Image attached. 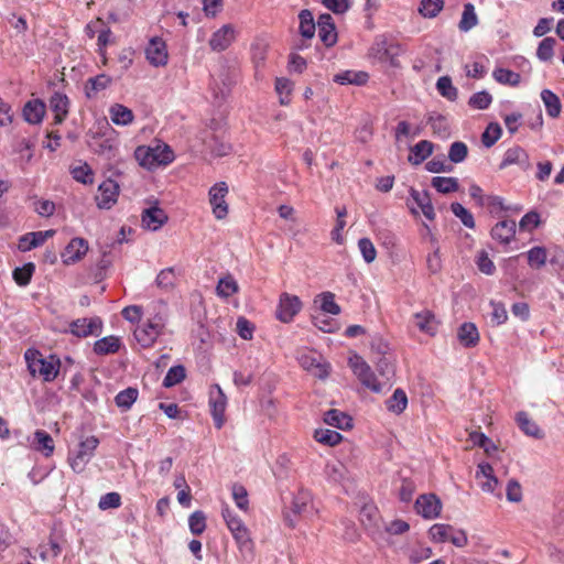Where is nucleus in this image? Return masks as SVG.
<instances>
[{
  "instance_id": "obj_3",
  "label": "nucleus",
  "mask_w": 564,
  "mask_h": 564,
  "mask_svg": "<svg viewBox=\"0 0 564 564\" xmlns=\"http://www.w3.org/2000/svg\"><path fill=\"white\" fill-rule=\"evenodd\" d=\"M312 502V495L308 490L301 488L293 497L291 513H284V522L289 528H295L297 517H311L315 514Z\"/></svg>"
},
{
  "instance_id": "obj_48",
  "label": "nucleus",
  "mask_w": 564,
  "mask_h": 564,
  "mask_svg": "<svg viewBox=\"0 0 564 564\" xmlns=\"http://www.w3.org/2000/svg\"><path fill=\"white\" fill-rule=\"evenodd\" d=\"M186 377V370L185 367L182 365L173 366L169 369L166 372L164 379H163V386L165 388L174 387L178 383H181Z\"/></svg>"
},
{
  "instance_id": "obj_29",
  "label": "nucleus",
  "mask_w": 564,
  "mask_h": 564,
  "mask_svg": "<svg viewBox=\"0 0 564 564\" xmlns=\"http://www.w3.org/2000/svg\"><path fill=\"white\" fill-rule=\"evenodd\" d=\"M457 337L465 347H475L479 341V333L475 324L466 322L458 328Z\"/></svg>"
},
{
  "instance_id": "obj_16",
  "label": "nucleus",
  "mask_w": 564,
  "mask_h": 564,
  "mask_svg": "<svg viewBox=\"0 0 564 564\" xmlns=\"http://www.w3.org/2000/svg\"><path fill=\"white\" fill-rule=\"evenodd\" d=\"M70 333L77 337L98 335L101 332L102 323L99 317L78 318L70 323Z\"/></svg>"
},
{
  "instance_id": "obj_23",
  "label": "nucleus",
  "mask_w": 564,
  "mask_h": 564,
  "mask_svg": "<svg viewBox=\"0 0 564 564\" xmlns=\"http://www.w3.org/2000/svg\"><path fill=\"white\" fill-rule=\"evenodd\" d=\"M414 325L422 332L427 335H435L437 332V321L432 311L423 310L422 312L415 313L413 315Z\"/></svg>"
},
{
  "instance_id": "obj_64",
  "label": "nucleus",
  "mask_w": 564,
  "mask_h": 564,
  "mask_svg": "<svg viewBox=\"0 0 564 564\" xmlns=\"http://www.w3.org/2000/svg\"><path fill=\"white\" fill-rule=\"evenodd\" d=\"M95 152L104 156L106 160H112L116 156L117 149L110 140L99 139L96 143Z\"/></svg>"
},
{
  "instance_id": "obj_61",
  "label": "nucleus",
  "mask_w": 564,
  "mask_h": 564,
  "mask_svg": "<svg viewBox=\"0 0 564 564\" xmlns=\"http://www.w3.org/2000/svg\"><path fill=\"white\" fill-rule=\"evenodd\" d=\"M358 248L367 263H371L377 258V250L369 238H360L358 240Z\"/></svg>"
},
{
  "instance_id": "obj_14",
  "label": "nucleus",
  "mask_w": 564,
  "mask_h": 564,
  "mask_svg": "<svg viewBox=\"0 0 564 564\" xmlns=\"http://www.w3.org/2000/svg\"><path fill=\"white\" fill-rule=\"evenodd\" d=\"M88 251V241L84 238L76 237L73 238L67 246L65 247L64 251L62 252L61 257L63 260V263L66 265H70L74 263H77L80 261Z\"/></svg>"
},
{
  "instance_id": "obj_1",
  "label": "nucleus",
  "mask_w": 564,
  "mask_h": 564,
  "mask_svg": "<svg viewBox=\"0 0 564 564\" xmlns=\"http://www.w3.org/2000/svg\"><path fill=\"white\" fill-rule=\"evenodd\" d=\"M24 358L33 377L39 375L46 382H51L57 377L61 361L55 356L51 355L48 358H44L39 350L28 349Z\"/></svg>"
},
{
  "instance_id": "obj_49",
  "label": "nucleus",
  "mask_w": 564,
  "mask_h": 564,
  "mask_svg": "<svg viewBox=\"0 0 564 564\" xmlns=\"http://www.w3.org/2000/svg\"><path fill=\"white\" fill-rule=\"evenodd\" d=\"M443 7V0H422L419 7V12L424 18L433 19L442 11Z\"/></svg>"
},
{
  "instance_id": "obj_12",
  "label": "nucleus",
  "mask_w": 564,
  "mask_h": 564,
  "mask_svg": "<svg viewBox=\"0 0 564 564\" xmlns=\"http://www.w3.org/2000/svg\"><path fill=\"white\" fill-rule=\"evenodd\" d=\"M99 194L96 196L97 206L101 209H109L117 203L119 195V184L108 178L98 187Z\"/></svg>"
},
{
  "instance_id": "obj_5",
  "label": "nucleus",
  "mask_w": 564,
  "mask_h": 564,
  "mask_svg": "<svg viewBox=\"0 0 564 564\" xmlns=\"http://www.w3.org/2000/svg\"><path fill=\"white\" fill-rule=\"evenodd\" d=\"M98 444L99 440L94 435L80 441L75 455H69L68 457L69 465L75 473L80 474L85 470L87 464L93 458Z\"/></svg>"
},
{
  "instance_id": "obj_10",
  "label": "nucleus",
  "mask_w": 564,
  "mask_h": 564,
  "mask_svg": "<svg viewBox=\"0 0 564 564\" xmlns=\"http://www.w3.org/2000/svg\"><path fill=\"white\" fill-rule=\"evenodd\" d=\"M227 405V397L219 387V384H213L209 389V406L215 426L220 429L224 425V414Z\"/></svg>"
},
{
  "instance_id": "obj_54",
  "label": "nucleus",
  "mask_w": 564,
  "mask_h": 564,
  "mask_svg": "<svg viewBox=\"0 0 564 564\" xmlns=\"http://www.w3.org/2000/svg\"><path fill=\"white\" fill-rule=\"evenodd\" d=\"M269 45L264 41H257L251 45V55L256 68L262 66L267 59Z\"/></svg>"
},
{
  "instance_id": "obj_57",
  "label": "nucleus",
  "mask_w": 564,
  "mask_h": 564,
  "mask_svg": "<svg viewBox=\"0 0 564 564\" xmlns=\"http://www.w3.org/2000/svg\"><path fill=\"white\" fill-rule=\"evenodd\" d=\"M476 264L478 270L486 275H492L496 271L495 263L489 258L488 252L485 250H480L477 252Z\"/></svg>"
},
{
  "instance_id": "obj_13",
  "label": "nucleus",
  "mask_w": 564,
  "mask_h": 564,
  "mask_svg": "<svg viewBox=\"0 0 564 564\" xmlns=\"http://www.w3.org/2000/svg\"><path fill=\"white\" fill-rule=\"evenodd\" d=\"M415 510L425 519H435L442 510V502L434 494L421 495L415 501Z\"/></svg>"
},
{
  "instance_id": "obj_24",
  "label": "nucleus",
  "mask_w": 564,
  "mask_h": 564,
  "mask_svg": "<svg viewBox=\"0 0 564 564\" xmlns=\"http://www.w3.org/2000/svg\"><path fill=\"white\" fill-rule=\"evenodd\" d=\"M50 107L54 112V123L61 124L68 115L69 100L66 95L54 93L50 99Z\"/></svg>"
},
{
  "instance_id": "obj_17",
  "label": "nucleus",
  "mask_w": 564,
  "mask_h": 564,
  "mask_svg": "<svg viewBox=\"0 0 564 564\" xmlns=\"http://www.w3.org/2000/svg\"><path fill=\"white\" fill-rule=\"evenodd\" d=\"M147 58L151 65L164 66L167 63V51L164 41L160 37L150 40L145 48Z\"/></svg>"
},
{
  "instance_id": "obj_25",
  "label": "nucleus",
  "mask_w": 564,
  "mask_h": 564,
  "mask_svg": "<svg viewBox=\"0 0 564 564\" xmlns=\"http://www.w3.org/2000/svg\"><path fill=\"white\" fill-rule=\"evenodd\" d=\"M410 195H411L412 199L415 202V204L417 205V207L421 209L423 215L429 220H434L435 212H434V207H433L432 199L430 197L429 192L427 191L420 192L412 187L410 189Z\"/></svg>"
},
{
  "instance_id": "obj_59",
  "label": "nucleus",
  "mask_w": 564,
  "mask_h": 564,
  "mask_svg": "<svg viewBox=\"0 0 564 564\" xmlns=\"http://www.w3.org/2000/svg\"><path fill=\"white\" fill-rule=\"evenodd\" d=\"M468 154L467 145L462 141H455L451 144L448 150V159L453 163L463 162Z\"/></svg>"
},
{
  "instance_id": "obj_42",
  "label": "nucleus",
  "mask_w": 564,
  "mask_h": 564,
  "mask_svg": "<svg viewBox=\"0 0 564 564\" xmlns=\"http://www.w3.org/2000/svg\"><path fill=\"white\" fill-rule=\"evenodd\" d=\"M138 394H139L138 389L129 387V388L120 391L116 395V398H115L116 405L118 408H120L122 411H127L137 401Z\"/></svg>"
},
{
  "instance_id": "obj_7",
  "label": "nucleus",
  "mask_w": 564,
  "mask_h": 564,
  "mask_svg": "<svg viewBox=\"0 0 564 564\" xmlns=\"http://www.w3.org/2000/svg\"><path fill=\"white\" fill-rule=\"evenodd\" d=\"M229 188L226 182H218L209 188L208 198L213 214L216 219L223 220L227 217L229 206L226 202Z\"/></svg>"
},
{
  "instance_id": "obj_2",
  "label": "nucleus",
  "mask_w": 564,
  "mask_h": 564,
  "mask_svg": "<svg viewBox=\"0 0 564 564\" xmlns=\"http://www.w3.org/2000/svg\"><path fill=\"white\" fill-rule=\"evenodd\" d=\"M134 158L142 167L154 170L160 165L170 164L174 160V154L167 144L140 145L134 151Z\"/></svg>"
},
{
  "instance_id": "obj_47",
  "label": "nucleus",
  "mask_w": 564,
  "mask_h": 564,
  "mask_svg": "<svg viewBox=\"0 0 564 564\" xmlns=\"http://www.w3.org/2000/svg\"><path fill=\"white\" fill-rule=\"evenodd\" d=\"M34 271H35L34 263L28 262L23 267L15 268L13 270V273H12L13 280L15 281V283L18 285L26 286L31 282Z\"/></svg>"
},
{
  "instance_id": "obj_26",
  "label": "nucleus",
  "mask_w": 564,
  "mask_h": 564,
  "mask_svg": "<svg viewBox=\"0 0 564 564\" xmlns=\"http://www.w3.org/2000/svg\"><path fill=\"white\" fill-rule=\"evenodd\" d=\"M324 422L340 430H348L352 426L351 416L335 409H330L324 413Z\"/></svg>"
},
{
  "instance_id": "obj_55",
  "label": "nucleus",
  "mask_w": 564,
  "mask_h": 564,
  "mask_svg": "<svg viewBox=\"0 0 564 564\" xmlns=\"http://www.w3.org/2000/svg\"><path fill=\"white\" fill-rule=\"evenodd\" d=\"M188 527L194 535H200L206 529V516L203 511H194L188 518Z\"/></svg>"
},
{
  "instance_id": "obj_44",
  "label": "nucleus",
  "mask_w": 564,
  "mask_h": 564,
  "mask_svg": "<svg viewBox=\"0 0 564 564\" xmlns=\"http://www.w3.org/2000/svg\"><path fill=\"white\" fill-rule=\"evenodd\" d=\"M314 438L316 442L327 445L335 446L343 440V435L336 431L328 429H318L314 432Z\"/></svg>"
},
{
  "instance_id": "obj_63",
  "label": "nucleus",
  "mask_w": 564,
  "mask_h": 564,
  "mask_svg": "<svg viewBox=\"0 0 564 564\" xmlns=\"http://www.w3.org/2000/svg\"><path fill=\"white\" fill-rule=\"evenodd\" d=\"M231 490L237 507L246 511L249 506L247 489L240 484H234Z\"/></svg>"
},
{
  "instance_id": "obj_20",
  "label": "nucleus",
  "mask_w": 564,
  "mask_h": 564,
  "mask_svg": "<svg viewBox=\"0 0 564 564\" xmlns=\"http://www.w3.org/2000/svg\"><path fill=\"white\" fill-rule=\"evenodd\" d=\"M167 221V215L160 207H150L142 213V225L149 230H158Z\"/></svg>"
},
{
  "instance_id": "obj_28",
  "label": "nucleus",
  "mask_w": 564,
  "mask_h": 564,
  "mask_svg": "<svg viewBox=\"0 0 564 564\" xmlns=\"http://www.w3.org/2000/svg\"><path fill=\"white\" fill-rule=\"evenodd\" d=\"M369 79L366 72L344 70L334 76V82L339 85H365Z\"/></svg>"
},
{
  "instance_id": "obj_53",
  "label": "nucleus",
  "mask_w": 564,
  "mask_h": 564,
  "mask_svg": "<svg viewBox=\"0 0 564 564\" xmlns=\"http://www.w3.org/2000/svg\"><path fill=\"white\" fill-rule=\"evenodd\" d=\"M546 259V249L543 247H533L528 251L529 265L534 269H540L545 265Z\"/></svg>"
},
{
  "instance_id": "obj_41",
  "label": "nucleus",
  "mask_w": 564,
  "mask_h": 564,
  "mask_svg": "<svg viewBox=\"0 0 564 564\" xmlns=\"http://www.w3.org/2000/svg\"><path fill=\"white\" fill-rule=\"evenodd\" d=\"M408 406V397L402 389H395L393 394L387 400L389 411L401 414Z\"/></svg>"
},
{
  "instance_id": "obj_4",
  "label": "nucleus",
  "mask_w": 564,
  "mask_h": 564,
  "mask_svg": "<svg viewBox=\"0 0 564 564\" xmlns=\"http://www.w3.org/2000/svg\"><path fill=\"white\" fill-rule=\"evenodd\" d=\"M349 366L362 386L375 393H381L384 391V384L379 383L378 378L375 376L370 366L360 356L355 355L349 358Z\"/></svg>"
},
{
  "instance_id": "obj_6",
  "label": "nucleus",
  "mask_w": 564,
  "mask_h": 564,
  "mask_svg": "<svg viewBox=\"0 0 564 564\" xmlns=\"http://www.w3.org/2000/svg\"><path fill=\"white\" fill-rule=\"evenodd\" d=\"M221 516L240 549H249L251 539L249 531L242 520L235 514L227 506L223 508Z\"/></svg>"
},
{
  "instance_id": "obj_40",
  "label": "nucleus",
  "mask_w": 564,
  "mask_h": 564,
  "mask_svg": "<svg viewBox=\"0 0 564 564\" xmlns=\"http://www.w3.org/2000/svg\"><path fill=\"white\" fill-rule=\"evenodd\" d=\"M541 98L543 100L547 115L552 118H556L561 112L560 98L550 89H543L541 93Z\"/></svg>"
},
{
  "instance_id": "obj_11",
  "label": "nucleus",
  "mask_w": 564,
  "mask_h": 564,
  "mask_svg": "<svg viewBox=\"0 0 564 564\" xmlns=\"http://www.w3.org/2000/svg\"><path fill=\"white\" fill-rule=\"evenodd\" d=\"M510 165H518L523 172L529 171L532 166L528 152L519 145L509 148L505 152L499 169L503 170Z\"/></svg>"
},
{
  "instance_id": "obj_52",
  "label": "nucleus",
  "mask_w": 564,
  "mask_h": 564,
  "mask_svg": "<svg viewBox=\"0 0 564 564\" xmlns=\"http://www.w3.org/2000/svg\"><path fill=\"white\" fill-rule=\"evenodd\" d=\"M453 531V527L449 524L444 523H436L433 524L430 530L429 534L432 539V541L436 543H444L448 541L449 533Z\"/></svg>"
},
{
  "instance_id": "obj_50",
  "label": "nucleus",
  "mask_w": 564,
  "mask_h": 564,
  "mask_svg": "<svg viewBox=\"0 0 564 564\" xmlns=\"http://www.w3.org/2000/svg\"><path fill=\"white\" fill-rule=\"evenodd\" d=\"M41 231L28 232L20 237L19 249L23 252L30 251L36 247L42 246Z\"/></svg>"
},
{
  "instance_id": "obj_19",
  "label": "nucleus",
  "mask_w": 564,
  "mask_h": 564,
  "mask_svg": "<svg viewBox=\"0 0 564 564\" xmlns=\"http://www.w3.org/2000/svg\"><path fill=\"white\" fill-rule=\"evenodd\" d=\"M475 477L479 480L482 491L494 492L498 486V479L494 475V468L489 463L478 464Z\"/></svg>"
},
{
  "instance_id": "obj_58",
  "label": "nucleus",
  "mask_w": 564,
  "mask_h": 564,
  "mask_svg": "<svg viewBox=\"0 0 564 564\" xmlns=\"http://www.w3.org/2000/svg\"><path fill=\"white\" fill-rule=\"evenodd\" d=\"M501 127L498 123H489L481 135V142L486 148L492 147L501 137Z\"/></svg>"
},
{
  "instance_id": "obj_32",
  "label": "nucleus",
  "mask_w": 564,
  "mask_h": 564,
  "mask_svg": "<svg viewBox=\"0 0 564 564\" xmlns=\"http://www.w3.org/2000/svg\"><path fill=\"white\" fill-rule=\"evenodd\" d=\"M377 370L379 372L378 381L384 384V390L390 388L392 384V378L394 377V367L387 356H380L377 360Z\"/></svg>"
},
{
  "instance_id": "obj_18",
  "label": "nucleus",
  "mask_w": 564,
  "mask_h": 564,
  "mask_svg": "<svg viewBox=\"0 0 564 564\" xmlns=\"http://www.w3.org/2000/svg\"><path fill=\"white\" fill-rule=\"evenodd\" d=\"M235 40V29L231 24L223 25L213 33L209 40V46L213 51H225Z\"/></svg>"
},
{
  "instance_id": "obj_60",
  "label": "nucleus",
  "mask_w": 564,
  "mask_h": 564,
  "mask_svg": "<svg viewBox=\"0 0 564 564\" xmlns=\"http://www.w3.org/2000/svg\"><path fill=\"white\" fill-rule=\"evenodd\" d=\"M491 101H492L491 95L488 91L482 90V91H478V93L474 94L469 98L468 105L474 109L484 110L490 106Z\"/></svg>"
},
{
  "instance_id": "obj_51",
  "label": "nucleus",
  "mask_w": 564,
  "mask_h": 564,
  "mask_svg": "<svg viewBox=\"0 0 564 564\" xmlns=\"http://www.w3.org/2000/svg\"><path fill=\"white\" fill-rule=\"evenodd\" d=\"M556 40L554 37L543 39L536 50V56L542 62H549L553 58Z\"/></svg>"
},
{
  "instance_id": "obj_43",
  "label": "nucleus",
  "mask_w": 564,
  "mask_h": 564,
  "mask_svg": "<svg viewBox=\"0 0 564 564\" xmlns=\"http://www.w3.org/2000/svg\"><path fill=\"white\" fill-rule=\"evenodd\" d=\"M432 186L442 194H449L458 191L459 184L456 177L435 176L432 178Z\"/></svg>"
},
{
  "instance_id": "obj_35",
  "label": "nucleus",
  "mask_w": 564,
  "mask_h": 564,
  "mask_svg": "<svg viewBox=\"0 0 564 564\" xmlns=\"http://www.w3.org/2000/svg\"><path fill=\"white\" fill-rule=\"evenodd\" d=\"M299 20H300V34L304 40H311L313 39L316 30V25L314 22L313 14L310 10L304 9L299 13Z\"/></svg>"
},
{
  "instance_id": "obj_21",
  "label": "nucleus",
  "mask_w": 564,
  "mask_h": 564,
  "mask_svg": "<svg viewBox=\"0 0 564 564\" xmlns=\"http://www.w3.org/2000/svg\"><path fill=\"white\" fill-rule=\"evenodd\" d=\"M148 321L155 324L161 328H165L167 317H169V308L167 303L163 300H156L149 304L148 308Z\"/></svg>"
},
{
  "instance_id": "obj_36",
  "label": "nucleus",
  "mask_w": 564,
  "mask_h": 564,
  "mask_svg": "<svg viewBox=\"0 0 564 564\" xmlns=\"http://www.w3.org/2000/svg\"><path fill=\"white\" fill-rule=\"evenodd\" d=\"M433 144L427 140L417 142L412 149L409 161L414 164H421L427 156L432 154Z\"/></svg>"
},
{
  "instance_id": "obj_46",
  "label": "nucleus",
  "mask_w": 564,
  "mask_h": 564,
  "mask_svg": "<svg viewBox=\"0 0 564 564\" xmlns=\"http://www.w3.org/2000/svg\"><path fill=\"white\" fill-rule=\"evenodd\" d=\"M436 88L441 96L444 98L454 101L457 99L458 90L453 85L449 76H442L436 82Z\"/></svg>"
},
{
  "instance_id": "obj_33",
  "label": "nucleus",
  "mask_w": 564,
  "mask_h": 564,
  "mask_svg": "<svg viewBox=\"0 0 564 564\" xmlns=\"http://www.w3.org/2000/svg\"><path fill=\"white\" fill-rule=\"evenodd\" d=\"M109 115L111 121L117 126H128L134 119L132 110L121 104L112 105L109 109Z\"/></svg>"
},
{
  "instance_id": "obj_34",
  "label": "nucleus",
  "mask_w": 564,
  "mask_h": 564,
  "mask_svg": "<svg viewBox=\"0 0 564 564\" xmlns=\"http://www.w3.org/2000/svg\"><path fill=\"white\" fill-rule=\"evenodd\" d=\"M120 348V339L117 336H106L94 344V352L99 356L115 354Z\"/></svg>"
},
{
  "instance_id": "obj_9",
  "label": "nucleus",
  "mask_w": 564,
  "mask_h": 564,
  "mask_svg": "<svg viewBox=\"0 0 564 564\" xmlns=\"http://www.w3.org/2000/svg\"><path fill=\"white\" fill-rule=\"evenodd\" d=\"M301 308L302 302L299 296L282 293L276 308V318L282 323H290Z\"/></svg>"
},
{
  "instance_id": "obj_15",
  "label": "nucleus",
  "mask_w": 564,
  "mask_h": 564,
  "mask_svg": "<svg viewBox=\"0 0 564 564\" xmlns=\"http://www.w3.org/2000/svg\"><path fill=\"white\" fill-rule=\"evenodd\" d=\"M163 328L156 326L150 321H147V323L134 329L133 335L141 347L149 348L153 346L158 337L163 334Z\"/></svg>"
},
{
  "instance_id": "obj_31",
  "label": "nucleus",
  "mask_w": 564,
  "mask_h": 564,
  "mask_svg": "<svg viewBox=\"0 0 564 564\" xmlns=\"http://www.w3.org/2000/svg\"><path fill=\"white\" fill-rule=\"evenodd\" d=\"M517 423L520 430L528 436L534 438H542L544 436L542 430L538 426V424L532 421L527 412L517 413Z\"/></svg>"
},
{
  "instance_id": "obj_8",
  "label": "nucleus",
  "mask_w": 564,
  "mask_h": 564,
  "mask_svg": "<svg viewBox=\"0 0 564 564\" xmlns=\"http://www.w3.org/2000/svg\"><path fill=\"white\" fill-rule=\"evenodd\" d=\"M299 362L306 371H310L318 379H325L329 375V366L324 362L323 357L316 351L304 352L299 357Z\"/></svg>"
},
{
  "instance_id": "obj_56",
  "label": "nucleus",
  "mask_w": 564,
  "mask_h": 564,
  "mask_svg": "<svg viewBox=\"0 0 564 564\" xmlns=\"http://www.w3.org/2000/svg\"><path fill=\"white\" fill-rule=\"evenodd\" d=\"M451 210L457 218L460 219L465 227L470 229L475 228V220L473 214L468 209H466L462 204L452 203Z\"/></svg>"
},
{
  "instance_id": "obj_45",
  "label": "nucleus",
  "mask_w": 564,
  "mask_h": 564,
  "mask_svg": "<svg viewBox=\"0 0 564 564\" xmlns=\"http://www.w3.org/2000/svg\"><path fill=\"white\" fill-rule=\"evenodd\" d=\"M492 76L499 84L509 85L512 87H517L521 82L520 74L507 68L495 69Z\"/></svg>"
},
{
  "instance_id": "obj_27",
  "label": "nucleus",
  "mask_w": 564,
  "mask_h": 564,
  "mask_svg": "<svg viewBox=\"0 0 564 564\" xmlns=\"http://www.w3.org/2000/svg\"><path fill=\"white\" fill-rule=\"evenodd\" d=\"M111 82V77L106 74H99L95 77L88 78L85 84V94L87 98H95L99 91L109 87Z\"/></svg>"
},
{
  "instance_id": "obj_22",
  "label": "nucleus",
  "mask_w": 564,
  "mask_h": 564,
  "mask_svg": "<svg viewBox=\"0 0 564 564\" xmlns=\"http://www.w3.org/2000/svg\"><path fill=\"white\" fill-rule=\"evenodd\" d=\"M516 221L511 219H505L497 223L491 229L492 239L500 243H509L516 235Z\"/></svg>"
},
{
  "instance_id": "obj_39",
  "label": "nucleus",
  "mask_w": 564,
  "mask_h": 564,
  "mask_svg": "<svg viewBox=\"0 0 564 564\" xmlns=\"http://www.w3.org/2000/svg\"><path fill=\"white\" fill-rule=\"evenodd\" d=\"M34 445L35 448L43 452L46 457L51 456L54 452L53 438L47 432L43 430H37L34 433Z\"/></svg>"
},
{
  "instance_id": "obj_30",
  "label": "nucleus",
  "mask_w": 564,
  "mask_h": 564,
  "mask_svg": "<svg viewBox=\"0 0 564 564\" xmlns=\"http://www.w3.org/2000/svg\"><path fill=\"white\" fill-rule=\"evenodd\" d=\"M45 115V105L41 100L28 101L23 108L25 121L32 124L40 123Z\"/></svg>"
},
{
  "instance_id": "obj_37",
  "label": "nucleus",
  "mask_w": 564,
  "mask_h": 564,
  "mask_svg": "<svg viewBox=\"0 0 564 564\" xmlns=\"http://www.w3.org/2000/svg\"><path fill=\"white\" fill-rule=\"evenodd\" d=\"M478 24V17L475 11L473 3L468 2L464 4L462 19L458 23V28L462 32H468Z\"/></svg>"
},
{
  "instance_id": "obj_38",
  "label": "nucleus",
  "mask_w": 564,
  "mask_h": 564,
  "mask_svg": "<svg viewBox=\"0 0 564 564\" xmlns=\"http://www.w3.org/2000/svg\"><path fill=\"white\" fill-rule=\"evenodd\" d=\"M238 291L239 285L237 281L234 279V276L230 274L220 278L216 286L217 295L223 299H228L232 294L238 293Z\"/></svg>"
},
{
  "instance_id": "obj_62",
  "label": "nucleus",
  "mask_w": 564,
  "mask_h": 564,
  "mask_svg": "<svg viewBox=\"0 0 564 564\" xmlns=\"http://www.w3.org/2000/svg\"><path fill=\"white\" fill-rule=\"evenodd\" d=\"M322 303L321 310L332 315L340 313L339 305L335 302V295L332 292H324L321 294Z\"/></svg>"
}]
</instances>
